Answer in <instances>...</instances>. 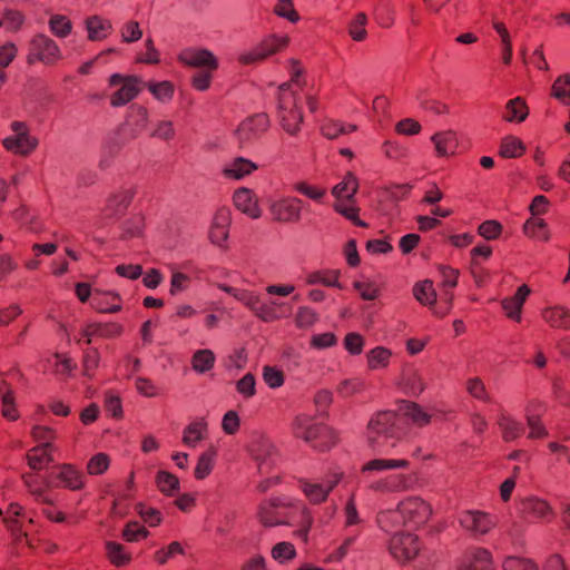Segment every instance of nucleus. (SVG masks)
Segmentation results:
<instances>
[{"instance_id": "nucleus-8", "label": "nucleus", "mask_w": 570, "mask_h": 570, "mask_svg": "<svg viewBox=\"0 0 570 570\" xmlns=\"http://www.w3.org/2000/svg\"><path fill=\"white\" fill-rule=\"evenodd\" d=\"M62 60V52L58 43L43 33H37L32 37L29 45L28 63L41 62L45 66L52 67Z\"/></svg>"}, {"instance_id": "nucleus-47", "label": "nucleus", "mask_w": 570, "mask_h": 570, "mask_svg": "<svg viewBox=\"0 0 570 570\" xmlns=\"http://www.w3.org/2000/svg\"><path fill=\"white\" fill-rule=\"evenodd\" d=\"M49 448H50V443H46V444L32 448L27 453V462H28V465L30 466V469L42 470L45 466H47L52 461V458L48 452Z\"/></svg>"}, {"instance_id": "nucleus-4", "label": "nucleus", "mask_w": 570, "mask_h": 570, "mask_svg": "<svg viewBox=\"0 0 570 570\" xmlns=\"http://www.w3.org/2000/svg\"><path fill=\"white\" fill-rule=\"evenodd\" d=\"M278 111L282 128L289 136H296L301 131L303 114L299 106V97L288 85L279 88Z\"/></svg>"}, {"instance_id": "nucleus-51", "label": "nucleus", "mask_w": 570, "mask_h": 570, "mask_svg": "<svg viewBox=\"0 0 570 570\" xmlns=\"http://www.w3.org/2000/svg\"><path fill=\"white\" fill-rule=\"evenodd\" d=\"M215 354L210 350H198L191 356V368L199 373H206L214 367Z\"/></svg>"}, {"instance_id": "nucleus-50", "label": "nucleus", "mask_w": 570, "mask_h": 570, "mask_svg": "<svg viewBox=\"0 0 570 570\" xmlns=\"http://www.w3.org/2000/svg\"><path fill=\"white\" fill-rule=\"evenodd\" d=\"M465 391L466 393L483 403H490L491 402V394L487 389L485 383L483 380L479 376H472L469 377L465 381Z\"/></svg>"}, {"instance_id": "nucleus-2", "label": "nucleus", "mask_w": 570, "mask_h": 570, "mask_svg": "<svg viewBox=\"0 0 570 570\" xmlns=\"http://www.w3.org/2000/svg\"><path fill=\"white\" fill-rule=\"evenodd\" d=\"M432 513L429 501L420 495H407L397 503L395 509L381 511L377 514V522L386 531L400 525L419 529L430 521Z\"/></svg>"}, {"instance_id": "nucleus-19", "label": "nucleus", "mask_w": 570, "mask_h": 570, "mask_svg": "<svg viewBox=\"0 0 570 570\" xmlns=\"http://www.w3.org/2000/svg\"><path fill=\"white\" fill-rule=\"evenodd\" d=\"M543 410V404L535 400L530 401L525 406L528 439L531 441L544 440L549 435V431L541 417Z\"/></svg>"}, {"instance_id": "nucleus-12", "label": "nucleus", "mask_w": 570, "mask_h": 570, "mask_svg": "<svg viewBox=\"0 0 570 570\" xmlns=\"http://www.w3.org/2000/svg\"><path fill=\"white\" fill-rule=\"evenodd\" d=\"M389 548L395 560L406 563L420 554L422 542L414 533L399 531L391 538Z\"/></svg>"}, {"instance_id": "nucleus-45", "label": "nucleus", "mask_w": 570, "mask_h": 570, "mask_svg": "<svg viewBox=\"0 0 570 570\" xmlns=\"http://www.w3.org/2000/svg\"><path fill=\"white\" fill-rule=\"evenodd\" d=\"M413 295L422 305L432 307L436 303V291L434 289L433 283L429 279L416 283L413 286Z\"/></svg>"}, {"instance_id": "nucleus-25", "label": "nucleus", "mask_w": 570, "mask_h": 570, "mask_svg": "<svg viewBox=\"0 0 570 570\" xmlns=\"http://www.w3.org/2000/svg\"><path fill=\"white\" fill-rule=\"evenodd\" d=\"M230 225V210L226 207L218 208L214 215L209 239L214 245L223 247L228 238Z\"/></svg>"}, {"instance_id": "nucleus-43", "label": "nucleus", "mask_w": 570, "mask_h": 570, "mask_svg": "<svg viewBox=\"0 0 570 570\" xmlns=\"http://www.w3.org/2000/svg\"><path fill=\"white\" fill-rule=\"evenodd\" d=\"M525 150V145L520 138L509 135L501 139L499 155L503 158H520Z\"/></svg>"}, {"instance_id": "nucleus-57", "label": "nucleus", "mask_w": 570, "mask_h": 570, "mask_svg": "<svg viewBox=\"0 0 570 570\" xmlns=\"http://www.w3.org/2000/svg\"><path fill=\"white\" fill-rule=\"evenodd\" d=\"M48 24H49V30L57 38H66L72 31L71 20L63 14L51 16L48 21Z\"/></svg>"}, {"instance_id": "nucleus-7", "label": "nucleus", "mask_w": 570, "mask_h": 570, "mask_svg": "<svg viewBox=\"0 0 570 570\" xmlns=\"http://www.w3.org/2000/svg\"><path fill=\"white\" fill-rule=\"evenodd\" d=\"M400 432V417L393 411H380L371 416L366 424L365 438L374 448L380 438H393Z\"/></svg>"}, {"instance_id": "nucleus-64", "label": "nucleus", "mask_w": 570, "mask_h": 570, "mask_svg": "<svg viewBox=\"0 0 570 570\" xmlns=\"http://www.w3.org/2000/svg\"><path fill=\"white\" fill-rule=\"evenodd\" d=\"M503 570H539L538 566L530 559L521 557H507L502 562Z\"/></svg>"}, {"instance_id": "nucleus-34", "label": "nucleus", "mask_w": 570, "mask_h": 570, "mask_svg": "<svg viewBox=\"0 0 570 570\" xmlns=\"http://www.w3.org/2000/svg\"><path fill=\"white\" fill-rule=\"evenodd\" d=\"M541 317L552 328H567L570 309L562 305L547 306L541 311Z\"/></svg>"}, {"instance_id": "nucleus-10", "label": "nucleus", "mask_w": 570, "mask_h": 570, "mask_svg": "<svg viewBox=\"0 0 570 570\" xmlns=\"http://www.w3.org/2000/svg\"><path fill=\"white\" fill-rule=\"evenodd\" d=\"M460 527L472 538L488 535L497 527V518L482 510H466L459 515Z\"/></svg>"}, {"instance_id": "nucleus-17", "label": "nucleus", "mask_w": 570, "mask_h": 570, "mask_svg": "<svg viewBox=\"0 0 570 570\" xmlns=\"http://www.w3.org/2000/svg\"><path fill=\"white\" fill-rule=\"evenodd\" d=\"M494 559L490 550L471 547L461 556L458 570H494Z\"/></svg>"}, {"instance_id": "nucleus-21", "label": "nucleus", "mask_w": 570, "mask_h": 570, "mask_svg": "<svg viewBox=\"0 0 570 570\" xmlns=\"http://www.w3.org/2000/svg\"><path fill=\"white\" fill-rule=\"evenodd\" d=\"M412 488L411 478L404 473H394L382 476L370 483L368 489L375 493H400Z\"/></svg>"}, {"instance_id": "nucleus-5", "label": "nucleus", "mask_w": 570, "mask_h": 570, "mask_svg": "<svg viewBox=\"0 0 570 570\" xmlns=\"http://www.w3.org/2000/svg\"><path fill=\"white\" fill-rule=\"evenodd\" d=\"M11 134L1 141L2 147L19 157L30 156L38 147L39 140L30 131L24 121L14 120L10 124Z\"/></svg>"}, {"instance_id": "nucleus-15", "label": "nucleus", "mask_w": 570, "mask_h": 570, "mask_svg": "<svg viewBox=\"0 0 570 570\" xmlns=\"http://www.w3.org/2000/svg\"><path fill=\"white\" fill-rule=\"evenodd\" d=\"M395 386L407 396H419L426 389V382L422 371L413 365H404L395 379Z\"/></svg>"}, {"instance_id": "nucleus-53", "label": "nucleus", "mask_w": 570, "mask_h": 570, "mask_svg": "<svg viewBox=\"0 0 570 570\" xmlns=\"http://www.w3.org/2000/svg\"><path fill=\"white\" fill-rule=\"evenodd\" d=\"M366 384L360 377H350L342 380L337 386L336 392L341 397L347 399L361 394L365 391Z\"/></svg>"}, {"instance_id": "nucleus-14", "label": "nucleus", "mask_w": 570, "mask_h": 570, "mask_svg": "<svg viewBox=\"0 0 570 570\" xmlns=\"http://www.w3.org/2000/svg\"><path fill=\"white\" fill-rule=\"evenodd\" d=\"M134 187H120L106 198L101 216L106 219H119L125 215L135 197Z\"/></svg>"}, {"instance_id": "nucleus-33", "label": "nucleus", "mask_w": 570, "mask_h": 570, "mask_svg": "<svg viewBox=\"0 0 570 570\" xmlns=\"http://www.w3.org/2000/svg\"><path fill=\"white\" fill-rule=\"evenodd\" d=\"M291 307L286 308V304L284 302L274 299L263 304L259 303L255 316L263 322L272 323L287 317Z\"/></svg>"}, {"instance_id": "nucleus-32", "label": "nucleus", "mask_w": 570, "mask_h": 570, "mask_svg": "<svg viewBox=\"0 0 570 570\" xmlns=\"http://www.w3.org/2000/svg\"><path fill=\"white\" fill-rule=\"evenodd\" d=\"M529 107L522 97L508 100L502 112V120L508 124H522L529 116Z\"/></svg>"}, {"instance_id": "nucleus-27", "label": "nucleus", "mask_w": 570, "mask_h": 570, "mask_svg": "<svg viewBox=\"0 0 570 570\" xmlns=\"http://www.w3.org/2000/svg\"><path fill=\"white\" fill-rule=\"evenodd\" d=\"M258 169V165L244 157H235L222 168V175L229 180H242Z\"/></svg>"}, {"instance_id": "nucleus-62", "label": "nucleus", "mask_w": 570, "mask_h": 570, "mask_svg": "<svg viewBox=\"0 0 570 570\" xmlns=\"http://www.w3.org/2000/svg\"><path fill=\"white\" fill-rule=\"evenodd\" d=\"M135 510L141 520L149 527H158L163 522V514L156 508L148 507L144 503H137L135 505Z\"/></svg>"}, {"instance_id": "nucleus-63", "label": "nucleus", "mask_w": 570, "mask_h": 570, "mask_svg": "<svg viewBox=\"0 0 570 570\" xmlns=\"http://www.w3.org/2000/svg\"><path fill=\"white\" fill-rule=\"evenodd\" d=\"M149 535V531L146 527L137 521H129L121 533V537L127 542H137L141 539H146Z\"/></svg>"}, {"instance_id": "nucleus-37", "label": "nucleus", "mask_w": 570, "mask_h": 570, "mask_svg": "<svg viewBox=\"0 0 570 570\" xmlns=\"http://www.w3.org/2000/svg\"><path fill=\"white\" fill-rule=\"evenodd\" d=\"M92 306L99 313H117L121 309L120 296L114 292H101L96 289L94 293Z\"/></svg>"}, {"instance_id": "nucleus-40", "label": "nucleus", "mask_w": 570, "mask_h": 570, "mask_svg": "<svg viewBox=\"0 0 570 570\" xmlns=\"http://www.w3.org/2000/svg\"><path fill=\"white\" fill-rule=\"evenodd\" d=\"M218 288L232 295L236 301L244 304L248 309L253 312L254 315H256L258 304L261 303L258 294L244 288H235L226 284H218Z\"/></svg>"}, {"instance_id": "nucleus-49", "label": "nucleus", "mask_w": 570, "mask_h": 570, "mask_svg": "<svg viewBox=\"0 0 570 570\" xmlns=\"http://www.w3.org/2000/svg\"><path fill=\"white\" fill-rule=\"evenodd\" d=\"M155 481L158 490L167 497H174L179 492V479L170 472L158 471Z\"/></svg>"}, {"instance_id": "nucleus-38", "label": "nucleus", "mask_w": 570, "mask_h": 570, "mask_svg": "<svg viewBox=\"0 0 570 570\" xmlns=\"http://www.w3.org/2000/svg\"><path fill=\"white\" fill-rule=\"evenodd\" d=\"M85 24L88 32V39L91 41L106 39L112 29V24L108 19L97 14L88 17Z\"/></svg>"}, {"instance_id": "nucleus-36", "label": "nucleus", "mask_w": 570, "mask_h": 570, "mask_svg": "<svg viewBox=\"0 0 570 570\" xmlns=\"http://www.w3.org/2000/svg\"><path fill=\"white\" fill-rule=\"evenodd\" d=\"M523 234L532 240L548 243L551 239V232L547 222L540 217L527 219L522 226Z\"/></svg>"}, {"instance_id": "nucleus-28", "label": "nucleus", "mask_w": 570, "mask_h": 570, "mask_svg": "<svg viewBox=\"0 0 570 570\" xmlns=\"http://www.w3.org/2000/svg\"><path fill=\"white\" fill-rule=\"evenodd\" d=\"M56 469V479L63 488L71 491H79L85 488V476L75 465L63 463L58 465Z\"/></svg>"}, {"instance_id": "nucleus-46", "label": "nucleus", "mask_w": 570, "mask_h": 570, "mask_svg": "<svg viewBox=\"0 0 570 570\" xmlns=\"http://www.w3.org/2000/svg\"><path fill=\"white\" fill-rule=\"evenodd\" d=\"M105 548L108 560L115 567H124L130 563L131 554L122 544L115 541H107Z\"/></svg>"}, {"instance_id": "nucleus-20", "label": "nucleus", "mask_w": 570, "mask_h": 570, "mask_svg": "<svg viewBox=\"0 0 570 570\" xmlns=\"http://www.w3.org/2000/svg\"><path fill=\"white\" fill-rule=\"evenodd\" d=\"M531 294V288L527 284L520 285L512 296L504 297L501 299V308L504 316L520 324L522 322L523 305Z\"/></svg>"}, {"instance_id": "nucleus-6", "label": "nucleus", "mask_w": 570, "mask_h": 570, "mask_svg": "<svg viewBox=\"0 0 570 570\" xmlns=\"http://www.w3.org/2000/svg\"><path fill=\"white\" fill-rule=\"evenodd\" d=\"M291 43V38L285 33H273L264 38L254 48L242 52L238 62L242 65L258 63L268 57L285 50Z\"/></svg>"}, {"instance_id": "nucleus-26", "label": "nucleus", "mask_w": 570, "mask_h": 570, "mask_svg": "<svg viewBox=\"0 0 570 570\" xmlns=\"http://www.w3.org/2000/svg\"><path fill=\"white\" fill-rule=\"evenodd\" d=\"M121 333L122 326L115 322L89 323L80 331L81 338H83L87 344H90L94 337L116 338L120 336Z\"/></svg>"}, {"instance_id": "nucleus-41", "label": "nucleus", "mask_w": 570, "mask_h": 570, "mask_svg": "<svg viewBox=\"0 0 570 570\" xmlns=\"http://www.w3.org/2000/svg\"><path fill=\"white\" fill-rule=\"evenodd\" d=\"M207 435V422L197 420L189 423L183 433V443L189 448L197 446Z\"/></svg>"}, {"instance_id": "nucleus-29", "label": "nucleus", "mask_w": 570, "mask_h": 570, "mask_svg": "<svg viewBox=\"0 0 570 570\" xmlns=\"http://www.w3.org/2000/svg\"><path fill=\"white\" fill-rule=\"evenodd\" d=\"M1 415L3 419L14 422L19 420L20 412L16 403V392L6 380L0 381Z\"/></svg>"}, {"instance_id": "nucleus-54", "label": "nucleus", "mask_w": 570, "mask_h": 570, "mask_svg": "<svg viewBox=\"0 0 570 570\" xmlns=\"http://www.w3.org/2000/svg\"><path fill=\"white\" fill-rule=\"evenodd\" d=\"M406 419L415 426L423 428L431 423L432 415L417 403H410L405 409Z\"/></svg>"}, {"instance_id": "nucleus-9", "label": "nucleus", "mask_w": 570, "mask_h": 570, "mask_svg": "<svg viewBox=\"0 0 570 570\" xmlns=\"http://www.w3.org/2000/svg\"><path fill=\"white\" fill-rule=\"evenodd\" d=\"M520 513L523 519L548 524L556 520L557 512L553 505L544 498L527 495L519 500Z\"/></svg>"}, {"instance_id": "nucleus-23", "label": "nucleus", "mask_w": 570, "mask_h": 570, "mask_svg": "<svg viewBox=\"0 0 570 570\" xmlns=\"http://www.w3.org/2000/svg\"><path fill=\"white\" fill-rule=\"evenodd\" d=\"M233 202L235 207L252 219L262 216L259 199L255 191L247 187H239L234 191Z\"/></svg>"}, {"instance_id": "nucleus-13", "label": "nucleus", "mask_w": 570, "mask_h": 570, "mask_svg": "<svg viewBox=\"0 0 570 570\" xmlns=\"http://www.w3.org/2000/svg\"><path fill=\"white\" fill-rule=\"evenodd\" d=\"M109 85L115 88L110 96V104L114 107H120L130 102L140 91L139 79L135 76L115 73L110 77Z\"/></svg>"}, {"instance_id": "nucleus-55", "label": "nucleus", "mask_w": 570, "mask_h": 570, "mask_svg": "<svg viewBox=\"0 0 570 570\" xmlns=\"http://www.w3.org/2000/svg\"><path fill=\"white\" fill-rule=\"evenodd\" d=\"M334 210L346 219L354 223L356 226L366 227L367 225L358 218L360 208L355 205V200H340L335 202Z\"/></svg>"}, {"instance_id": "nucleus-3", "label": "nucleus", "mask_w": 570, "mask_h": 570, "mask_svg": "<svg viewBox=\"0 0 570 570\" xmlns=\"http://www.w3.org/2000/svg\"><path fill=\"white\" fill-rule=\"evenodd\" d=\"M292 430L296 438L320 451L330 450L338 440L337 433L332 428L315 422L312 416L306 414H299L294 419Z\"/></svg>"}, {"instance_id": "nucleus-1", "label": "nucleus", "mask_w": 570, "mask_h": 570, "mask_svg": "<svg viewBox=\"0 0 570 570\" xmlns=\"http://www.w3.org/2000/svg\"><path fill=\"white\" fill-rule=\"evenodd\" d=\"M257 519L264 527L297 525L295 534L307 541L308 531L313 524L309 510L303 504L284 502L279 499L263 501L257 508Z\"/></svg>"}, {"instance_id": "nucleus-61", "label": "nucleus", "mask_w": 570, "mask_h": 570, "mask_svg": "<svg viewBox=\"0 0 570 570\" xmlns=\"http://www.w3.org/2000/svg\"><path fill=\"white\" fill-rule=\"evenodd\" d=\"M110 465V458L106 453H96L87 462L86 470L89 475H101Z\"/></svg>"}, {"instance_id": "nucleus-16", "label": "nucleus", "mask_w": 570, "mask_h": 570, "mask_svg": "<svg viewBox=\"0 0 570 570\" xmlns=\"http://www.w3.org/2000/svg\"><path fill=\"white\" fill-rule=\"evenodd\" d=\"M269 128V118L266 114H256L245 118L235 129V136L240 144L259 138Z\"/></svg>"}, {"instance_id": "nucleus-42", "label": "nucleus", "mask_w": 570, "mask_h": 570, "mask_svg": "<svg viewBox=\"0 0 570 570\" xmlns=\"http://www.w3.org/2000/svg\"><path fill=\"white\" fill-rule=\"evenodd\" d=\"M249 452L252 456L258 462L259 466L265 464L268 459H272L276 453L273 443L264 438H257L249 444Z\"/></svg>"}, {"instance_id": "nucleus-60", "label": "nucleus", "mask_w": 570, "mask_h": 570, "mask_svg": "<svg viewBox=\"0 0 570 570\" xmlns=\"http://www.w3.org/2000/svg\"><path fill=\"white\" fill-rule=\"evenodd\" d=\"M272 558L278 563H286L296 557V549L291 542H278L271 550Z\"/></svg>"}, {"instance_id": "nucleus-59", "label": "nucleus", "mask_w": 570, "mask_h": 570, "mask_svg": "<svg viewBox=\"0 0 570 570\" xmlns=\"http://www.w3.org/2000/svg\"><path fill=\"white\" fill-rule=\"evenodd\" d=\"M273 12L291 23H297L301 19L298 12L295 9L294 0H277L274 6Z\"/></svg>"}, {"instance_id": "nucleus-22", "label": "nucleus", "mask_w": 570, "mask_h": 570, "mask_svg": "<svg viewBox=\"0 0 570 570\" xmlns=\"http://www.w3.org/2000/svg\"><path fill=\"white\" fill-rule=\"evenodd\" d=\"M342 479L341 473L334 474L325 483H316L307 480L299 481V489L311 503L320 504L324 502L330 492L338 484Z\"/></svg>"}, {"instance_id": "nucleus-58", "label": "nucleus", "mask_w": 570, "mask_h": 570, "mask_svg": "<svg viewBox=\"0 0 570 570\" xmlns=\"http://www.w3.org/2000/svg\"><path fill=\"white\" fill-rule=\"evenodd\" d=\"M146 87L161 102L170 101L175 92V87L170 81H149Z\"/></svg>"}, {"instance_id": "nucleus-30", "label": "nucleus", "mask_w": 570, "mask_h": 570, "mask_svg": "<svg viewBox=\"0 0 570 570\" xmlns=\"http://www.w3.org/2000/svg\"><path fill=\"white\" fill-rule=\"evenodd\" d=\"M497 425L504 442H513L523 434L522 423L505 411L498 415Z\"/></svg>"}, {"instance_id": "nucleus-35", "label": "nucleus", "mask_w": 570, "mask_h": 570, "mask_svg": "<svg viewBox=\"0 0 570 570\" xmlns=\"http://www.w3.org/2000/svg\"><path fill=\"white\" fill-rule=\"evenodd\" d=\"M393 358L392 350L385 346H376L365 354L366 367L370 371H385Z\"/></svg>"}, {"instance_id": "nucleus-31", "label": "nucleus", "mask_w": 570, "mask_h": 570, "mask_svg": "<svg viewBox=\"0 0 570 570\" xmlns=\"http://www.w3.org/2000/svg\"><path fill=\"white\" fill-rule=\"evenodd\" d=\"M434 145L435 155L441 158L451 157L458 148V137L453 130H444L434 134L431 137Z\"/></svg>"}, {"instance_id": "nucleus-24", "label": "nucleus", "mask_w": 570, "mask_h": 570, "mask_svg": "<svg viewBox=\"0 0 570 570\" xmlns=\"http://www.w3.org/2000/svg\"><path fill=\"white\" fill-rule=\"evenodd\" d=\"M178 59L180 62L185 63L189 67H196V68H205L209 69L210 71H214L218 67L217 59L215 56L206 50V49H199V48H189L183 50Z\"/></svg>"}, {"instance_id": "nucleus-11", "label": "nucleus", "mask_w": 570, "mask_h": 570, "mask_svg": "<svg viewBox=\"0 0 570 570\" xmlns=\"http://www.w3.org/2000/svg\"><path fill=\"white\" fill-rule=\"evenodd\" d=\"M271 219L279 224L298 223L302 216V200L294 196H279L269 200Z\"/></svg>"}, {"instance_id": "nucleus-39", "label": "nucleus", "mask_w": 570, "mask_h": 570, "mask_svg": "<svg viewBox=\"0 0 570 570\" xmlns=\"http://www.w3.org/2000/svg\"><path fill=\"white\" fill-rule=\"evenodd\" d=\"M357 189L358 179L353 173L348 171L343 176L342 180L333 187L332 194L336 198V202L353 200Z\"/></svg>"}, {"instance_id": "nucleus-52", "label": "nucleus", "mask_w": 570, "mask_h": 570, "mask_svg": "<svg viewBox=\"0 0 570 570\" xmlns=\"http://www.w3.org/2000/svg\"><path fill=\"white\" fill-rule=\"evenodd\" d=\"M551 96L564 106H570V73L559 76L551 87Z\"/></svg>"}, {"instance_id": "nucleus-48", "label": "nucleus", "mask_w": 570, "mask_h": 570, "mask_svg": "<svg viewBox=\"0 0 570 570\" xmlns=\"http://www.w3.org/2000/svg\"><path fill=\"white\" fill-rule=\"evenodd\" d=\"M177 136L175 124L171 120L163 119L156 121L150 130V137L163 142H171Z\"/></svg>"}, {"instance_id": "nucleus-18", "label": "nucleus", "mask_w": 570, "mask_h": 570, "mask_svg": "<svg viewBox=\"0 0 570 570\" xmlns=\"http://www.w3.org/2000/svg\"><path fill=\"white\" fill-rule=\"evenodd\" d=\"M411 462L406 458H373L362 464L360 472L367 478L383 474L387 471L407 470Z\"/></svg>"}, {"instance_id": "nucleus-56", "label": "nucleus", "mask_w": 570, "mask_h": 570, "mask_svg": "<svg viewBox=\"0 0 570 570\" xmlns=\"http://www.w3.org/2000/svg\"><path fill=\"white\" fill-rule=\"evenodd\" d=\"M367 17L364 12L356 13L348 23V35L353 41L362 42L367 38Z\"/></svg>"}, {"instance_id": "nucleus-44", "label": "nucleus", "mask_w": 570, "mask_h": 570, "mask_svg": "<svg viewBox=\"0 0 570 570\" xmlns=\"http://www.w3.org/2000/svg\"><path fill=\"white\" fill-rule=\"evenodd\" d=\"M216 456L217 450L214 446L208 448L199 455L194 470V476L197 480H204L212 473Z\"/></svg>"}]
</instances>
